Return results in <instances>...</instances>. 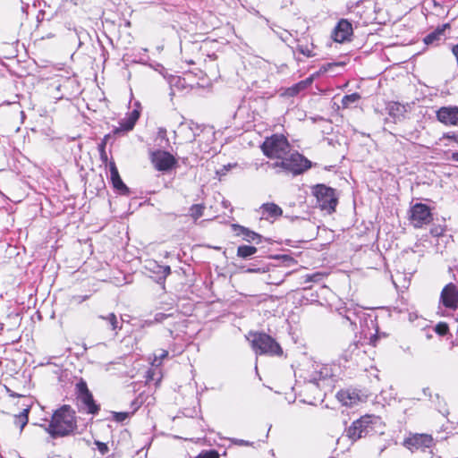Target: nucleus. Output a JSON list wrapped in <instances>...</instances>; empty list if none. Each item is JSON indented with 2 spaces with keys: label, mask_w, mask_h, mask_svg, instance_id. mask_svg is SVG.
Listing matches in <instances>:
<instances>
[{
  "label": "nucleus",
  "mask_w": 458,
  "mask_h": 458,
  "mask_svg": "<svg viewBox=\"0 0 458 458\" xmlns=\"http://www.w3.org/2000/svg\"><path fill=\"white\" fill-rule=\"evenodd\" d=\"M263 154L275 162H267V165L276 173H292L294 175L301 174L311 166V162L299 152L293 150L292 147L283 134H273L267 137L260 146Z\"/></svg>",
  "instance_id": "f257e3e1"
},
{
  "label": "nucleus",
  "mask_w": 458,
  "mask_h": 458,
  "mask_svg": "<svg viewBox=\"0 0 458 458\" xmlns=\"http://www.w3.org/2000/svg\"><path fill=\"white\" fill-rule=\"evenodd\" d=\"M53 438L65 437L77 428L75 411L69 405H63L52 415L48 426L40 425Z\"/></svg>",
  "instance_id": "f03ea898"
},
{
  "label": "nucleus",
  "mask_w": 458,
  "mask_h": 458,
  "mask_svg": "<svg viewBox=\"0 0 458 458\" xmlns=\"http://www.w3.org/2000/svg\"><path fill=\"white\" fill-rule=\"evenodd\" d=\"M252 349L257 354L281 356L283 349L280 344L266 333H250Z\"/></svg>",
  "instance_id": "7ed1b4c3"
},
{
  "label": "nucleus",
  "mask_w": 458,
  "mask_h": 458,
  "mask_svg": "<svg viewBox=\"0 0 458 458\" xmlns=\"http://www.w3.org/2000/svg\"><path fill=\"white\" fill-rule=\"evenodd\" d=\"M311 191L320 209L327 211L328 214L335 211L338 197L335 189L325 184H317L312 187Z\"/></svg>",
  "instance_id": "20e7f679"
},
{
  "label": "nucleus",
  "mask_w": 458,
  "mask_h": 458,
  "mask_svg": "<svg viewBox=\"0 0 458 458\" xmlns=\"http://www.w3.org/2000/svg\"><path fill=\"white\" fill-rule=\"evenodd\" d=\"M374 418L370 415H365L356 420L347 428L346 435L352 441H356L361 437H365L374 431Z\"/></svg>",
  "instance_id": "39448f33"
},
{
  "label": "nucleus",
  "mask_w": 458,
  "mask_h": 458,
  "mask_svg": "<svg viewBox=\"0 0 458 458\" xmlns=\"http://www.w3.org/2000/svg\"><path fill=\"white\" fill-rule=\"evenodd\" d=\"M76 389L78 394L77 398L84 405L87 412L89 414H97L99 411V406L95 403L87 383L81 379L76 384Z\"/></svg>",
  "instance_id": "423d86ee"
},
{
  "label": "nucleus",
  "mask_w": 458,
  "mask_h": 458,
  "mask_svg": "<svg viewBox=\"0 0 458 458\" xmlns=\"http://www.w3.org/2000/svg\"><path fill=\"white\" fill-rule=\"evenodd\" d=\"M439 304L454 311L458 309V286L449 283L444 286L439 296Z\"/></svg>",
  "instance_id": "0eeeda50"
},
{
  "label": "nucleus",
  "mask_w": 458,
  "mask_h": 458,
  "mask_svg": "<svg viewBox=\"0 0 458 458\" xmlns=\"http://www.w3.org/2000/svg\"><path fill=\"white\" fill-rule=\"evenodd\" d=\"M150 160L154 167L157 171L162 172L172 169L176 164V159L174 157V156L164 150H156L151 152Z\"/></svg>",
  "instance_id": "6e6552de"
},
{
  "label": "nucleus",
  "mask_w": 458,
  "mask_h": 458,
  "mask_svg": "<svg viewBox=\"0 0 458 458\" xmlns=\"http://www.w3.org/2000/svg\"><path fill=\"white\" fill-rule=\"evenodd\" d=\"M411 219L415 227H422L432 220V214L426 204L416 203L411 209Z\"/></svg>",
  "instance_id": "1a4fd4ad"
},
{
  "label": "nucleus",
  "mask_w": 458,
  "mask_h": 458,
  "mask_svg": "<svg viewBox=\"0 0 458 458\" xmlns=\"http://www.w3.org/2000/svg\"><path fill=\"white\" fill-rule=\"evenodd\" d=\"M437 117L445 125L458 126V106H443L437 112Z\"/></svg>",
  "instance_id": "9d476101"
},
{
  "label": "nucleus",
  "mask_w": 458,
  "mask_h": 458,
  "mask_svg": "<svg viewBox=\"0 0 458 458\" xmlns=\"http://www.w3.org/2000/svg\"><path fill=\"white\" fill-rule=\"evenodd\" d=\"M352 34V24L347 20H341L333 32V38L335 41L343 43L346 40H349L350 37Z\"/></svg>",
  "instance_id": "9b49d317"
},
{
  "label": "nucleus",
  "mask_w": 458,
  "mask_h": 458,
  "mask_svg": "<svg viewBox=\"0 0 458 458\" xmlns=\"http://www.w3.org/2000/svg\"><path fill=\"white\" fill-rule=\"evenodd\" d=\"M110 179L113 184V187L123 195L129 194V188L123 183V180L120 177L118 169L114 164V162L110 163Z\"/></svg>",
  "instance_id": "f8f14e48"
},
{
  "label": "nucleus",
  "mask_w": 458,
  "mask_h": 458,
  "mask_svg": "<svg viewBox=\"0 0 458 458\" xmlns=\"http://www.w3.org/2000/svg\"><path fill=\"white\" fill-rule=\"evenodd\" d=\"M405 443L410 446L416 448L429 447L433 443V438L430 435L417 434L412 437L408 438Z\"/></svg>",
  "instance_id": "ddd939ff"
},
{
  "label": "nucleus",
  "mask_w": 458,
  "mask_h": 458,
  "mask_svg": "<svg viewBox=\"0 0 458 458\" xmlns=\"http://www.w3.org/2000/svg\"><path fill=\"white\" fill-rule=\"evenodd\" d=\"M234 231L236 232L237 235H242V239L246 242H259L261 239V235L259 233L250 231L249 228H246L242 225H233Z\"/></svg>",
  "instance_id": "4468645a"
},
{
  "label": "nucleus",
  "mask_w": 458,
  "mask_h": 458,
  "mask_svg": "<svg viewBox=\"0 0 458 458\" xmlns=\"http://www.w3.org/2000/svg\"><path fill=\"white\" fill-rule=\"evenodd\" d=\"M447 27L448 24H445L442 27L437 28L434 31L430 32L424 38V43L426 45H432L441 40Z\"/></svg>",
  "instance_id": "2eb2a0df"
},
{
  "label": "nucleus",
  "mask_w": 458,
  "mask_h": 458,
  "mask_svg": "<svg viewBox=\"0 0 458 458\" xmlns=\"http://www.w3.org/2000/svg\"><path fill=\"white\" fill-rule=\"evenodd\" d=\"M263 215H267L270 217H278L283 214L282 208L275 203H266L261 206Z\"/></svg>",
  "instance_id": "dca6fc26"
},
{
  "label": "nucleus",
  "mask_w": 458,
  "mask_h": 458,
  "mask_svg": "<svg viewBox=\"0 0 458 458\" xmlns=\"http://www.w3.org/2000/svg\"><path fill=\"white\" fill-rule=\"evenodd\" d=\"M327 377V372H324L323 370H316L311 375L305 378V382L313 384L317 387H319L320 381L325 380Z\"/></svg>",
  "instance_id": "f3484780"
},
{
  "label": "nucleus",
  "mask_w": 458,
  "mask_h": 458,
  "mask_svg": "<svg viewBox=\"0 0 458 458\" xmlns=\"http://www.w3.org/2000/svg\"><path fill=\"white\" fill-rule=\"evenodd\" d=\"M30 406L27 405L20 414L14 416V424L20 426L21 431L28 424Z\"/></svg>",
  "instance_id": "a211bd4d"
},
{
  "label": "nucleus",
  "mask_w": 458,
  "mask_h": 458,
  "mask_svg": "<svg viewBox=\"0 0 458 458\" xmlns=\"http://www.w3.org/2000/svg\"><path fill=\"white\" fill-rule=\"evenodd\" d=\"M257 248L249 245H241L237 249V256L242 259H247L257 253Z\"/></svg>",
  "instance_id": "6ab92c4d"
},
{
  "label": "nucleus",
  "mask_w": 458,
  "mask_h": 458,
  "mask_svg": "<svg viewBox=\"0 0 458 458\" xmlns=\"http://www.w3.org/2000/svg\"><path fill=\"white\" fill-rule=\"evenodd\" d=\"M135 123H134L133 121L130 120V117H127V118L123 119V121H121L120 127L119 128H115L114 130V134H118L121 131H131L133 129Z\"/></svg>",
  "instance_id": "aec40b11"
},
{
  "label": "nucleus",
  "mask_w": 458,
  "mask_h": 458,
  "mask_svg": "<svg viewBox=\"0 0 458 458\" xmlns=\"http://www.w3.org/2000/svg\"><path fill=\"white\" fill-rule=\"evenodd\" d=\"M312 81H313L312 77H310L304 81L298 82L297 84H295L294 86H293L290 89V90L292 91L291 94H293V95L298 94L300 91L305 89L308 86H310L312 83Z\"/></svg>",
  "instance_id": "412c9836"
},
{
  "label": "nucleus",
  "mask_w": 458,
  "mask_h": 458,
  "mask_svg": "<svg viewBox=\"0 0 458 458\" xmlns=\"http://www.w3.org/2000/svg\"><path fill=\"white\" fill-rule=\"evenodd\" d=\"M205 207L202 204H195L190 208V216L196 221L203 216Z\"/></svg>",
  "instance_id": "4be33fe9"
},
{
  "label": "nucleus",
  "mask_w": 458,
  "mask_h": 458,
  "mask_svg": "<svg viewBox=\"0 0 458 458\" xmlns=\"http://www.w3.org/2000/svg\"><path fill=\"white\" fill-rule=\"evenodd\" d=\"M99 318L106 320L113 331H115L118 328V320L115 314L109 313L106 317L100 316Z\"/></svg>",
  "instance_id": "5701e85b"
},
{
  "label": "nucleus",
  "mask_w": 458,
  "mask_h": 458,
  "mask_svg": "<svg viewBox=\"0 0 458 458\" xmlns=\"http://www.w3.org/2000/svg\"><path fill=\"white\" fill-rule=\"evenodd\" d=\"M404 112V106L398 103H394L389 106V114L391 116H400L403 115Z\"/></svg>",
  "instance_id": "b1692460"
},
{
  "label": "nucleus",
  "mask_w": 458,
  "mask_h": 458,
  "mask_svg": "<svg viewBox=\"0 0 458 458\" xmlns=\"http://www.w3.org/2000/svg\"><path fill=\"white\" fill-rule=\"evenodd\" d=\"M360 98L359 93H352L350 95H345L342 99V105L344 107H348L351 104L357 102Z\"/></svg>",
  "instance_id": "393cba45"
},
{
  "label": "nucleus",
  "mask_w": 458,
  "mask_h": 458,
  "mask_svg": "<svg viewBox=\"0 0 458 458\" xmlns=\"http://www.w3.org/2000/svg\"><path fill=\"white\" fill-rule=\"evenodd\" d=\"M296 49L299 53L307 57L314 56L313 45H311V47H309L308 45L298 44Z\"/></svg>",
  "instance_id": "a878e982"
},
{
  "label": "nucleus",
  "mask_w": 458,
  "mask_h": 458,
  "mask_svg": "<svg viewBox=\"0 0 458 458\" xmlns=\"http://www.w3.org/2000/svg\"><path fill=\"white\" fill-rule=\"evenodd\" d=\"M134 412V411L132 412H127V411H121V412H117V411H114L113 412V418L115 421L117 422H123L125 420H127L131 414H132Z\"/></svg>",
  "instance_id": "bb28decb"
},
{
  "label": "nucleus",
  "mask_w": 458,
  "mask_h": 458,
  "mask_svg": "<svg viewBox=\"0 0 458 458\" xmlns=\"http://www.w3.org/2000/svg\"><path fill=\"white\" fill-rule=\"evenodd\" d=\"M362 317H365V315H358L354 312H349L344 318L351 323L352 326L356 327L357 325V318H360V322L361 323Z\"/></svg>",
  "instance_id": "cd10ccee"
},
{
  "label": "nucleus",
  "mask_w": 458,
  "mask_h": 458,
  "mask_svg": "<svg viewBox=\"0 0 458 458\" xmlns=\"http://www.w3.org/2000/svg\"><path fill=\"white\" fill-rule=\"evenodd\" d=\"M448 331H449L448 325L444 322L438 323L435 327V332L441 336L445 335L448 333Z\"/></svg>",
  "instance_id": "c85d7f7f"
},
{
  "label": "nucleus",
  "mask_w": 458,
  "mask_h": 458,
  "mask_svg": "<svg viewBox=\"0 0 458 458\" xmlns=\"http://www.w3.org/2000/svg\"><path fill=\"white\" fill-rule=\"evenodd\" d=\"M168 355V352L166 350H159L158 353L155 354V358L153 360L154 365H160L162 362V360L166 358Z\"/></svg>",
  "instance_id": "c756f323"
},
{
  "label": "nucleus",
  "mask_w": 458,
  "mask_h": 458,
  "mask_svg": "<svg viewBox=\"0 0 458 458\" xmlns=\"http://www.w3.org/2000/svg\"><path fill=\"white\" fill-rule=\"evenodd\" d=\"M325 275L319 272L314 273L312 275H307L305 278V283L314 282L318 283L324 278Z\"/></svg>",
  "instance_id": "7c9ffc66"
},
{
  "label": "nucleus",
  "mask_w": 458,
  "mask_h": 458,
  "mask_svg": "<svg viewBox=\"0 0 458 458\" xmlns=\"http://www.w3.org/2000/svg\"><path fill=\"white\" fill-rule=\"evenodd\" d=\"M196 458H219V454L216 450L202 451Z\"/></svg>",
  "instance_id": "2f4dec72"
},
{
  "label": "nucleus",
  "mask_w": 458,
  "mask_h": 458,
  "mask_svg": "<svg viewBox=\"0 0 458 458\" xmlns=\"http://www.w3.org/2000/svg\"><path fill=\"white\" fill-rule=\"evenodd\" d=\"M339 399L344 403V405H352L354 402L350 394L346 392H341L338 394Z\"/></svg>",
  "instance_id": "473e14b6"
},
{
  "label": "nucleus",
  "mask_w": 458,
  "mask_h": 458,
  "mask_svg": "<svg viewBox=\"0 0 458 458\" xmlns=\"http://www.w3.org/2000/svg\"><path fill=\"white\" fill-rule=\"evenodd\" d=\"M95 445H97L100 454L105 455L108 452V447L106 444L97 440L95 441Z\"/></svg>",
  "instance_id": "72a5a7b5"
},
{
  "label": "nucleus",
  "mask_w": 458,
  "mask_h": 458,
  "mask_svg": "<svg viewBox=\"0 0 458 458\" xmlns=\"http://www.w3.org/2000/svg\"><path fill=\"white\" fill-rule=\"evenodd\" d=\"M234 445H240V446H249L251 445L250 442L243 439H238V438H233L231 440Z\"/></svg>",
  "instance_id": "f704fd0d"
},
{
  "label": "nucleus",
  "mask_w": 458,
  "mask_h": 458,
  "mask_svg": "<svg viewBox=\"0 0 458 458\" xmlns=\"http://www.w3.org/2000/svg\"><path fill=\"white\" fill-rule=\"evenodd\" d=\"M130 117V120L133 121L134 123L137 122V120L139 119L140 117V113L138 110H132L130 114H129V116Z\"/></svg>",
  "instance_id": "c9c22d12"
},
{
  "label": "nucleus",
  "mask_w": 458,
  "mask_h": 458,
  "mask_svg": "<svg viewBox=\"0 0 458 458\" xmlns=\"http://www.w3.org/2000/svg\"><path fill=\"white\" fill-rule=\"evenodd\" d=\"M170 315L165 314V313H157L155 315V321L157 322H162L164 319L168 318Z\"/></svg>",
  "instance_id": "e433bc0d"
},
{
  "label": "nucleus",
  "mask_w": 458,
  "mask_h": 458,
  "mask_svg": "<svg viewBox=\"0 0 458 458\" xmlns=\"http://www.w3.org/2000/svg\"><path fill=\"white\" fill-rule=\"evenodd\" d=\"M158 138L165 140L166 138V130L164 128H159L157 131Z\"/></svg>",
  "instance_id": "4c0bfd02"
},
{
  "label": "nucleus",
  "mask_w": 458,
  "mask_h": 458,
  "mask_svg": "<svg viewBox=\"0 0 458 458\" xmlns=\"http://www.w3.org/2000/svg\"><path fill=\"white\" fill-rule=\"evenodd\" d=\"M357 349H358V344L357 343H352L348 347V351H351V353H352Z\"/></svg>",
  "instance_id": "58836bf2"
},
{
  "label": "nucleus",
  "mask_w": 458,
  "mask_h": 458,
  "mask_svg": "<svg viewBox=\"0 0 458 458\" xmlns=\"http://www.w3.org/2000/svg\"><path fill=\"white\" fill-rule=\"evenodd\" d=\"M422 392L425 396H431L430 389L428 387L423 388Z\"/></svg>",
  "instance_id": "ea45409f"
},
{
  "label": "nucleus",
  "mask_w": 458,
  "mask_h": 458,
  "mask_svg": "<svg viewBox=\"0 0 458 458\" xmlns=\"http://www.w3.org/2000/svg\"><path fill=\"white\" fill-rule=\"evenodd\" d=\"M164 272H165V275H164V276H168V275L171 273V268H170V267H169V266L165 267H164Z\"/></svg>",
  "instance_id": "a19ab883"
},
{
  "label": "nucleus",
  "mask_w": 458,
  "mask_h": 458,
  "mask_svg": "<svg viewBox=\"0 0 458 458\" xmlns=\"http://www.w3.org/2000/svg\"><path fill=\"white\" fill-rule=\"evenodd\" d=\"M448 138L453 139V140L458 144V134H454L453 136H448Z\"/></svg>",
  "instance_id": "79ce46f5"
},
{
  "label": "nucleus",
  "mask_w": 458,
  "mask_h": 458,
  "mask_svg": "<svg viewBox=\"0 0 458 458\" xmlns=\"http://www.w3.org/2000/svg\"><path fill=\"white\" fill-rule=\"evenodd\" d=\"M153 375H154V372H150V371H148V377H148V380L153 379Z\"/></svg>",
  "instance_id": "37998d69"
},
{
  "label": "nucleus",
  "mask_w": 458,
  "mask_h": 458,
  "mask_svg": "<svg viewBox=\"0 0 458 458\" xmlns=\"http://www.w3.org/2000/svg\"><path fill=\"white\" fill-rule=\"evenodd\" d=\"M453 158H454L455 161H458V152H456V153H454V154H453Z\"/></svg>",
  "instance_id": "c03bdc74"
},
{
  "label": "nucleus",
  "mask_w": 458,
  "mask_h": 458,
  "mask_svg": "<svg viewBox=\"0 0 458 458\" xmlns=\"http://www.w3.org/2000/svg\"><path fill=\"white\" fill-rule=\"evenodd\" d=\"M8 392H10V396H12V397L20 396L19 394L13 393V392H11L9 389H8Z\"/></svg>",
  "instance_id": "a18cd8bd"
},
{
  "label": "nucleus",
  "mask_w": 458,
  "mask_h": 458,
  "mask_svg": "<svg viewBox=\"0 0 458 458\" xmlns=\"http://www.w3.org/2000/svg\"><path fill=\"white\" fill-rule=\"evenodd\" d=\"M61 88H62V85L58 84V85L55 86V90L56 91H61Z\"/></svg>",
  "instance_id": "49530a36"
},
{
  "label": "nucleus",
  "mask_w": 458,
  "mask_h": 458,
  "mask_svg": "<svg viewBox=\"0 0 458 458\" xmlns=\"http://www.w3.org/2000/svg\"><path fill=\"white\" fill-rule=\"evenodd\" d=\"M344 360H349V358H351V354L349 355V354H347V353H344Z\"/></svg>",
  "instance_id": "de8ad7c7"
},
{
  "label": "nucleus",
  "mask_w": 458,
  "mask_h": 458,
  "mask_svg": "<svg viewBox=\"0 0 458 458\" xmlns=\"http://www.w3.org/2000/svg\"><path fill=\"white\" fill-rule=\"evenodd\" d=\"M101 152H102V156H103L105 154L104 145L101 146Z\"/></svg>",
  "instance_id": "09e8293b"
},
{
  "label": "nucleus",
  "mask_w": 458,
  "mask_h": 458,
  "mask_svg": "<svg viewBox=\"0 0 458 458\" xmlns=\"http://www.w3.org/2000/svg\"><path fill=\"white\" fill-rule=\"evenodd\" d=\"M55 98L58 99H61V98H63V95H56Z\"/></svg>",
  "instance_id": "8fccbe9b"
},
{
  "label": "nucleus",
  "mask_w": 458,
  "mask_h": 458,
  "mask_svg": "<svg viewBox=\"0 0 458 458\" xmlns=\"http://www.w3.org/2000/svg\"><path fill=\"white\" fill-rule=\"evenodd\" d=\"M257 270L256 269H253V268H250L248 269V272H256Z\"/></svg>",
  "instance_id": "3c124183"
}]
</instances>
